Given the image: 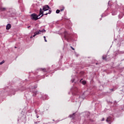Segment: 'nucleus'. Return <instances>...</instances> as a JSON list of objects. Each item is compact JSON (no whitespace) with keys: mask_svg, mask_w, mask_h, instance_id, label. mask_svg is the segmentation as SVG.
<instances>
[{"mask_svg":"<svg viewBox=\"0 0 124 124\" xmlns=\"http://www.w3.org/2000/svg\"><path fill=\"white\" fill-rule=\"evenodd\" d=\"M52 13V11L51 10H49L48 13H47L46 14H43V11H42V9L40 8V13L39 15L37 16L38 17H39L41 15H42L41 17H43V16H44V15H48V14H51Z\"/></svg>","mask_w":124,"mask_h":124,"instance_id":"1","label":"nucleus"},{"mask_svg":"<svg viewBox=\"0 0 124 124\" xmlns=\"http://www.w3.org/2000/svg\"><path fill=\"white\" fill-rule=\"evenodd\" d=\"M31 20H34V21H36L38 20V19H40V17H38V16H37V15L35 14H32L31 15Z\"/></svg>","mask_w":124,"mask_h":124,"instance_id":"2","label":"nucleus"},{"mask_svg":"<svg viewBox=\"0 0 124 124\" xmlns=\"http://www.w3.org/2000/svg\"><path fill=\"white\" fill-rule=\"evenodd\" d=\"M41 32H46V31L45 30H43L42 31L39 30V31H37L34 33V34L33 35V37H34L35 36H36V35H37V34L41 33Z\"/></svg>","mask_w":124,"mask_h":124,"instance_id":"3","label":"nucleus"},{"mask_svg":"<svg viewBox=\"0 0 124 124\" xmlns=\"http://www.w3.org/2000/svg\"><path fill=\"white\" fill-rule=\"evenodd\" d=\"M50 9V7L48 5H46L43 7V11H47Z\"/></svg>","mask_w":124,"mask_h":124,"instance_id":"4","label":"nucleus"},{"mask_svg":"<svg viewBox=\"0 0 124 124\" xmlns=\"http://www.w3.org/2000/svg\"><path fill=\"white\" fill-rule=\"evenodd\" d=\"M64 37L66 39H69V36L67 34V32L65 31Z\"/></svg>","mask_w":124,"mask_h":124,"instance_id":"5","label":"nucleus"},{"mask_svg":"<svg viewBox=\"0 0 124 124\" xmlns=\"http://www.w3.org/2000/svg\"><path fill=\"white\" fill-rule=\"evenodd\" d=\"M106 121L108 123H111V121H112V118H111V117H108L107 118Z\"/></svg>","mask_w":124,"mask_h":124,"instance_id":"6","label":"nucleus"},{"mask_svg":"<svg viewBox=\"0 0 124 124\" xmlns=\"http://www.w3.org/2000/svg\"><path fill=\"white\" fill-rule=\"evenodd\" d=\"M11 29V24H8L6 26V30H10Z\"/></svg>","mask_w":124,"mask_h":124,"instance_id":"7","label":"nucleus"},{"mask_svg":"<svg viewBox=\"0 0 124 124\" xmlns=\"http://www.w3.org/2000/svg\"><path fill=\"white\" fill-rule=\"evenodd\" d=\"M102 59L104 61H107V56H103Z\"/></svg>","mask_w":124,"mask_h":124,"instance_id":"8","label":"nucleus"},{"mask_svg":"<svg viewBox=\"0 0 124 124\" xmlns=\"http://www.w3.org/2000/svg\"><path fill=\"white\" fill-rule=\"evenodd\" d=\"M0 10L1 11H5V10H6V8L1 7L0 8Z\"/></svg>","mask_w":124,"mask_h":124,"instance_id":"9","label":"nucleus"},{"mask_svg":"<svg viewBox=\"0 0 124 124\" xmlns=\"http://www.w3.org/2000/svg\"><path fill=\"white\" fill-rule=\"evenodd\" d=\"M87 82H86V81H82V84H83V85H86Z\"/></svg>","mask_w":124,"mask_h":124,"instance_id":"10","label":"nucleus"},{"mask_svg":"<svg viewBox=\"0 0 124 124\" xmlns=\"http://www.w3.org/2000/svg\"><path fill=\"white\" fill-rule=\"evenodd\" d=\"M60 12H61V10H56L57 14H59V13H60Z\"/></svg>","mask_w":124,"mask_h":124,"instance_id":"11","label":"nucleus"},{"mask_svg":"<svg viewBox=\"0 0 124 124\" xmlns=\"http://www.w3.org/2000/svg\"><path fill=\"white\" fill-rule=\"evenodd\" d=\"M42 71H43V72H46L47 71L46 70V69L45 68H43L42 69Z\"/></svg>","mask_w":124,"mask_h":124,"instance_id":"12","label":"nucleus"},{"mask_svg":"<svg viewBox=\"0 0 124 124\" xmlns=\"http://www.w3.org/2000/svg\"><path fill=\"white\" fill-rule=\"evenodd\" d=\"M4 63V60L2 61L1 62H0V65Z\"/></svg>","mask_w":124,"mask_h":124,"instance_id":"13","label":"nucleus"},{"mask_svg":"<svg viewBox=\"0 0 124 124\" xmlns=\"http://www.w3.org/2000/svg\"><path fill=\"white\" fill-rule=\"evenodd\" d=\"M44 40H45V42H47V40H46V37L44 36Z\"/></svg>","mask_w":124,"mask_h":124,"instance_id":"14","label":"nucleus"},{"mask_svg":"<svg viewBox=\"0 0 124 124\" xmlns=\"http://www.w3.org/2000/svg\"><path fill=\"white\" fill-rule=\"evenodd\" d=\"M71 49H72V50H75L74 48L72 47V46H71Z\"/></svg>","mask_w":124,"mask_h":124,"instance_id":"15","label":"nucleus"},{"mask_svg":"<svg viewBox=\"0 0 124 124\" xmlns=\"http://www.w3.org/2000/svg\"><path fill=\"white\" fill-rule=\"evenodd\" d=\"M64 8H63V9H61V10H60V11H62L63 10H64Z\"/></svg>","mask_w":124,"mask_h":124,"instance_id":"16","label":"nucleus"},{"mask_svg":"<svg viewBox=\"0 0 124 124\" xmlns=\"http://www.w3.org/2000/svg\"><path fill=\"white\" fill-rule=\"evenodd\" d=\"M27 28L28 29H30V28H31V26H28Z\"/></svg>","mask_w":124,"mask_h":124,"instance_id":"17","label":"nucleus"},{"mask_svg":"<svg viewBox=\"0 0 124 124\" xmlns=\"http://www.w3.org/2000/svg\"><path fill=\"white\" fill-rule=\"evenodd\" d=\"M34 93H37V92L35 91V92H34Z\"/></svg>","mask_w":124,"mask_h":124,"instance_id":"18","label":"nucleus"},{"mask_svg":"<svg viewBox=\"0 0 124 124\" xmlns=\"http://www.w3.org/2000/svg\"><path fill=\"white\" fill-rule=\"evenodd\" d=\"M32 37H33V36H31V38H32Z\"/></svg>","mask_w":124,"mask_h":124,"instance_id":"19","label":"nucleus"},{"mask_svg":"<svg viewBox=\"0 0 124 124\" xmlns=\"http://www.w3.org/2000/svg\"><path fill=\"white\" fill-rule=\"evenodd\" d=\"M102 121H104V118H103Z\"/></svg>","mask_w":124,"mask_h":124,"instance_id":"20","label":"nucleus"},{"mask_svg":"<svg viewBox=\"0 0 124 124\" xmlns=\"http://www.w3.org/2000/svg\"><path fill=\"white\" fill-rule=\"evenodd\" d=\"M15 48L16 49V48H17V46H15Z\"/></svg>","mask_w":124,"mask_h":124,"instance_id":"21","label":"nucleus"},{"mask_svg":"<svg viewBox=\"0 0 124 124\" xmlns=\"http://www.w3.org/2000/svg\"><path fill=\"white\" fill-rule=\"evenodd\" d=\"M74 115H75V113H73V116H74Z\"/></svg>","mask_w":124,"mask_h":124,"instance_id":"22","label":"nucleus"},{"mask_svg":"<svg viewBox=\"0 0 124 124\" xmlns=\"http://www.w3.org/2000/svg\"><path fill=\"white\" fill-rule=\"evenodd\" d=\"M35 124H37V122H35Z\"/></svg>","mask_w":124,"mask_h":124,"instance_id":"23","label":"nucleus"},{"mask_svg":"<svg viewBox=\"0 0 124 124\" xmlns=\"http://www.w3.org/2000/svg\"><path fill=\"white\" fill-rule=\"evenodd\" d=\"M53 121H55V120H53Z\"/></svg>","mask_w":124,"mask_h":124,"instance_id":"24","label":"nucleus"}]
</instances>
